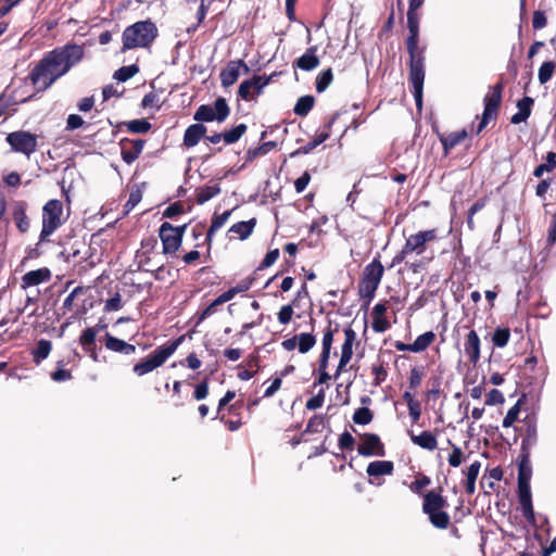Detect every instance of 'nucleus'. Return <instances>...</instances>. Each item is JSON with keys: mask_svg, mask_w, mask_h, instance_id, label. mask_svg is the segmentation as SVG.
Returning a JSON list of instances; mask_svg holds the SVG:
<instances>
[{"mask_svg": "<svg viewBox=\"0 0 556 556\" xmlns=\"http://www.w3.org/2000/svg\"><path fill=\"white\" fill-rule=\"evenodd\" d=\"M84 58V48L76 43H67L56 47L47 52L42 59L33 67L28 79L38 91H45L50 88L59 78L64 76L70 70L79 63Z\"/></svg>", "mask_w": 556, "mask_h": 556, "instance_id": "nucleus-1", "label": "nucleus"}, {"mask_svg": "<svg viewBox=\"0 0 556 556\" xmlns=\"http://www.w3.org/2000/svg\"><path fill=\"white\" fill-rule=\"evenodd\" d=\"M406 49L409 54V83L413 87V96L416 109L422 110V94L426 66V47L419 46V14L417 11L407 10Z\"/></svg>", "mask_w": 556, "mask_h": 556, "instance_id": "nucleus-2", "label": "nucleus"}, {"mask_svg": "<svg viewBox=\"0 0 556 556\" xmlns=\"http://www.w3.org/2000/svg\"><path fill=\"white\" fill-rule=\"evenodd\" d=\"M430 483V477L418 473L416 479L409 484V490L421 496V510L428 517L430 525L435 529L446 530L452 523L451 516L446 510L450 506L447 498L443 495L442 486L424 492Z\"/></svg>", "mask_w": 556, "mask_h": 556, "instance_id": "nucleus-3", "label": "nucleus"}, {"mask_svg": "<svg viewBox=\"0 0 556 556\" xmlns=\"http://www.w3.org/2000/svg\"><path fill=\"white\" fill-rule=\"evenodd\" d=\"M157 35V27L152 21L136 22L124 29L121 51L126 52L136 48H149Z\"/></svg>", "mask_w": 556, "mask_h": 556, "instance_id": "nucleus-4", "label": "nucleus"}, {"mask_svg": "<svg viewBox=\"0 0 556 556\" xmlns=\"http://www.w3.org/2000/svg\"><path fill=\"white\" fill-rule=\"evenodd\" d=\"M186 336L181 334L175 340L167 341L165 344L157 346L146 358L134 365V374L141 377L161 367L185 341Z\"/></svg>", "mask_w": 556, "mask_h": 556, "instance_id": "nucleus-5", "label": "nucleus"}, {"mask_svg": "<svg viewBox=\"0 0 556 556\" xmlns=\"http://www.w3.org/2000/svg\"><path fill=\"white\" fill-rule=\"evenodd\" d=\"M438 239L439 231L437 228L412 233L406 238L402 249L393 256L391 267L402 264L409 254H424L428 249V244L437 241Z\"/></svg>", "mask_w": 556, "mask_h": 556, "instance_id": "nucleus-6", "label": "nucleus"}, {"mask_svg": "<svg viewBox=\"0 0 556 556\" xmlns=\"http://www.w3.org/2000/svg\"><path fill=\"white\" fill-rule=\"evenodd\" d=\"M383 274L384 267L381 264L380 254L378 253L377 256L365 266L358 283V295L364 300L365 306H368L375 298Z\"/></svg>", "mask_w": 556, "mask_h": 556, "instance_id": "nucleus-7", "label": "nucleus"}, {"mask_svg": "<svg viewBox=\"0 0 556 556\" xmlns=\"http://www.w3.org/2000/svg\"><path fill=\"white\" fill-rule=\"evenodd\" d=\"M504 85L502 81L496 83L490 88V91L484 96L483 104L484 110L481 119L477 126L476 134L479 135L489 125L491 121H494L498 116V111L502 103Z\"/></svg>", "mask_w": 556, "mask_h": 556, "instance_id": "nucleus-8", "label": "nucleus"}, {"mask_svg": "<svg viewBox=\"0 0 556 556\" xmlns=\"http://www.w3.org/2000/svg\"><path fill=\"white\" fill-rule=\"evenodd\" d=\"M63 204L60 200H49L42 208L40 241L46 240L62 225Z\"/></svg>", "mask_w": 556, "mask_h": 556, "instance_id": "nucleus-9", "label": "nucleus"}, {"mask_svg": "<svg viewBox=\"0 0 556 556\" xmlns=\"http://www.w3.org/2000/svg\"><path fill=\"white\" fill-rule=\"evenodd\" d=\"M230 114V108L227 101L223 97H218L213 105L202 104L200 105L194 115L193 119L198 123H210L217 121L218 123L225 122Z\"/></svg>", "mask_w": 556, "mask_h": 556, "instance_id": "nucleus-10", "label": "nucleus"}, {"mask_svg": "<svg viewBox=\"0 0 556 556\" xmlns=\"http://www.w3.org/2000/svg\"><path fill=\"white\" fill-rule=\"evenodd\" d=\"M37 135L26 130H17L8 134L5 140L14 152L30 156L37 151Z\"/></svg>", "mask_w": 556, "mask_h": 556, "instance_id": "nucleus-11", "label": "nucleus"}, {"mask_svg": "<svg viewBox=\"0 0 556 556\" xmlns=\"http://www.w3.org/2000/svg\"><path fill=\"white\" fill-rule=\"evenodd\" d=\"M106 324L98 323L96 326L88 327L85 330H83L81 334L79 336V344L93 362H98V352L96 344L97 334L98 332L106 329Z\"/></svg>", "mask_w": 556, "mask_h": 556, "instance_id": "nucleus-12", "label": "nucleus"}, {"mask_svg": "<svg viewBox=\"0 0 556 556\" xmlns=\"http://www.w3.org/2000/svg\"><path fill=\"white\" fill-rule=\"evenodd\" d=\"M362 443L357 446V452L359 455L368 457V456H384L386 450L384 444L381 442L380 438L376 433L366 432L362 434Z\"/></svg>", "mask_w": 556, "mask_h": 556, "instance_id": "nucleus-13", "label": "nucleus"}, {"mask_svg": "<svg viewBox=\"0 0 556 556\" xmlns=\"http://www.w3.org/2000/svg\"><path fill=\"white\" fill-rule=\"evenodd\" d=\"M355 341L356 332L351 327L344 328V342L341 345V356L334 374L336 379L345 370L346 365L351 362Z\"/></svg>", "mask_w": 556, "mask_h": 556, "instance_id": "nucleus-14", "label": "nucleus"}, {"mask_svg": "<svg viewBox=\"0 0 556 556\" xmlns=\"http://www.w3.org/2000/svg\"><path fill=\"white\" fill-rule=\"evenodd\" d=\"M119 148H121V156L122 160L130 165L132 164L141 154L144 146L146 140L144 139H129V138H123L119 141Z\"/></svg>", "mask_w": 556, "mask_h": 556, "instance_id": "nucleus-15", "label": "nucleus"}, {"mask_svg": "<svg viewBox=\"0 0 556 556\" xmlns=\"http://www.w3.org/2000/svg\"><path fill=\"white\" fill-rule=\"evenodd\" d=\"M159 237L162 241L164 254H175L181 247V240L172 230V224L168 222L162 223L159 228Z\"/></svg>", "mask_w": 556, "mask_h": 556, "instance_id": "nucleus-16", "label": "nucleus"}, {"mask_svg": "<svg viewBox=\"0 0 556 556\" xmlns=\"http://www.w3.org/2000/svg\"><path fill=\"white\" fill-rule=\"evenodd\" d=\"M240 68H243L245 73L249 72V67L243 60H231L227 63L219 74L220 84L224 88H229L238 80Z\"/></svg>", "mask_w": 556, "mask_h": 556, "instance_id": "nucleus-17", "label": "nucleus"}, {"mask_svg": "<svg viewBox=\"0 0 556 556\" xmlns=\"http://www.w3.org/2000/svg\"><path fill=\"white\" fill-rule=\"evenodd\" d=\"M433 131L437 134L442 144L444 156H447L455 147L463 143L468 137V131L466 129L443 134L439 131L438 127H435L433 128Z\"/></svg>", "mask_w": 556, "mask_h": 556, "instance_id": "nucleus-18", "label": "nucleus"}, {"mask_svg": "<svg viewBox=\"0 0 556 556\" xmlns=\"http://www.w3.org/2000/svg\"><path fill=\"white\" fill-rule=\"evenodd\" d=\"M480 338L476 330L471 329L465 338L464 352L468 362L473 366H476L480 361Z\"/></svg>", "mask_w": 556, "mask_h": 556, "instance_id": "nucleus-19", "label": "nucleus"}, {"mask_svg": "<svg viewBox=\"0 0 556 556\" xmlns=\"http://www.w3.org/2000/svg\"><path fill=\"white\" fill-rule=\"evenodd\" d=\"M104 346L106 350L119 353L123 355H131L136 353V346L122 339H118L111 333L106 332L103 337Z\"/></svg>", "mask_w": 556, "mask_h": 556, "instance_id": "nucleus-20", "label": "nucleus"}, {"mask_svg": "<svg viewBox=\"0 0 556 556\" xmlns=\"http://www.w3.org/2000/svg\"><path fill=\"white\" fill-rule=\"evenodd\" d=\"M50 279L51 271L47 267L30 270L22 277L21 288L26 290L29 287L48 282Z\"/></svg>", "mask_w": 556, "mask_h": 556, "instance_id": "nucleus-21", "label": "nucleus"}, {"mask_svg": "<svg viewBox=\"0 0 556 556\" xmlns=\"http://www.w3.org/2000/svg\"><path fill=\"white\" fill-rule=\"evenodd\" d=\"M387 309L388 307L384 302L377 303L372 308L371 328L377 333H382L391 327L390 323L386 318Z\"/></svg>", "mask_w": 556, "mask_h": 556, "instance_id": "nucleus-22", "label": "nucleus"}, {"mask_svg": "<svg viewBox=\"0 0 556 556\" xmlns=\"http://www.w3.org/2000/svg\"><path fill=\"white\" fill-rule=\"evenodd\" d=\"M206 131V126L201 123L188 126L184 134L182 144L186 148L195 147L200 140L205 137Z\"/></svg>", "mask_w": 556, "mask_h": 556, "instance_id": "nucleus-23", "label": "nucleus"}, {"mask_svg": "<svg viewBox=\"0 0 556 556\" xmlns=\"http://www.w3.org/2000/svg\"><path fill=\"white\" fill-rule=\"evenodd\" d=\"M316 51L317 48L315 46L307 48L305 53L294 61L293 66L305 72L315 70L320 63Z\"/></svg>", "mask_w": 556, "mask_h": 556, "instance_id": "nucleus-24", "label": "nucleus"}, {"mask_svg": "<svg viewBox=\"0 0 556 556\" xmlns=\"http://www.w3.org/2000/svg\"><path fill=\"white\" fill-rule=\"evenodd\" d=\"M408 435L414 444L424 450L434 451L438 447L437 437L429 430H425L419 434H415L412 430H408Z\"/></svg>", "mask_w": 556, "mask_h": 556, "instance_id": "nucleus-25", "label": "nucleus"}, {"mask_svg": "<svg viewBox=\"0 0 556 556\" xmlns=\"http://www.w3.org/2000/svg\"><path fill=\"white\" fill-rule=\"evenodd\" d=\"M533 104H534V99L531 97H528V96L518 100V102H517L518 112L515 113L510 117V123L517 125L522 122H526L529 118V116L531 115V110H532Z\"/></svg>", "mask_w": 556, "mask_h": 556, "instance_id": "nucleus-26", "label": "nucleus"}, {"mask_svg": "<svg viewBox=\"0 0 556 556\" xmlns=\"http://www.w3.org/2000/svg\"><path fill=\"white\" fill-rule=\"evenodd\" d=\"M230 214H231V211H225L220 215H217V214L213 215L211 226L207 229V232H206V236L204 239V242L207 245V257H210V255H211V249H212V244H213V236H214L215 231H217L220 227H223V225L229 218Z\"/></svg>", "mask_w": 556, "mask_h": 556, "instance_id": "nucleus-27", "label": "nucleus"}, {"mask_svg": "<svg viewBox=\"0 0 556 556\" xmlns=\"http://www.w3.org/2000/svg\"><path fill=\"white\" fill-rule=\"evenodd\" d=\"M394 464L391 460H375L368 464L366 472L371 478L392 475Z\"/></svg>", "mask_w": 556, "mask_h": 556, "instance_id": "nucleus-28", "label": "nucleus"}, {"mask_svg": "<svg viewBox=\"0 0 556 556\" xmlns=\"http://www.w3.org/2000/svg\"><path fill=\"white\" fill-rule=\"evenodd\" d=\"M13 220L21 233H25L29 229V219L26 214V203L25 202H18L13 208Z\"/></svg>", "mask_w": 556, "mask_h": 556, "instance_id": "nucleus-29", "label": "nucleus"}, {"mask_svg": "<svg viewBox=\"0 0 556 556\" xmlns=\"http://www.w3.org/2000/svg\"><path fill=\"white\" fill-rule=\"evenodd\" d=\"M538 432L536 425L532 420L526 421V433L521 442L520 454L530 455L531 447L536 443Z\"/></svg>", "mask_w": 556, "mask_h": 556, "instance_id": "nucleus-30", "label": "nucleus"}, {"mask_svg": "<svg viewBox=\"0 0 556 556\" xmlns=\"http://www.w3.org/2000/svg\"><path fill=\"white\" fill-rule=\"evenodd\" d=\"M276 148V141H266L258 147L249 148L245 153V163H252L256 157L264 156Z\"/></svg>", "mask_w": 556, "mask_h": 556, "instance_id": "nucleus-31", "label": "nucleus"}, {"mask_svg": "<svg viewBox=\"0 0 556 556\" xmlns=\"http://www.w3.org/2000/svg\"><path fill=\"white\" fill-rule=\"evenodd\" d=\"M51 350H52L51 341H49L47 339H40L37 342L36 348L33 349V351H31L33 362L36 365L41 364V362L45 361L49 356Z\"/></svg>", "mask_w": 556, "mask_h": 556, "instance_id": "nucleus-32", "label": "nucleus"}, {"mask_svg": "<svg viewBox=\"0 0 556 556\" xmlns=\"http://www.w3.org/2000/svg\"><path fill=\"white\" fill-rule=\"evenodd\" d=\"M327 139H328V134L327 132H317L315 138L312 141L307 142L305 146H302V147L298 148L296 150H294L293 152H291L290 153V157H295V156H299V155L308 154L316 147H318L319 144L325 142Z\"/></svg>", "mask_w": 556, "mask_h": 556, "instance_id": "nucleus-33", "label": "nucleus"}, {"mask_svg": "<svg viewBox=\"0 0 556 556\" xmlns=\"http://www.w3.org/2000/svg\"><path fill=\"white\" fill-rule=\"evenodd\" d=\"M256 225V218H251L247 222H238L233 224L229 232L238 235L240 240H245L252 232Z\"/></svg>", "mask_w": 556, "mask_h": 556, "instance_id": "nucleus-34", "label": "nucleus"}, {"mask_svg": "<svg viewBox=\"0 0 556 556\" xmlns=\"http://www.w3.org/2000/svg\"><path fill=\"white\" fill-rule=\"evenodd\" d=\"M220 193V187L218 184L212 186H202L195 189V200L198 204H204L212 198Z\"/></svg>", "mask_w": 556, "mask_h": 556, "instance_id": "nucleus-35", "label": "nucleus"}, {"mask_svg": "<svg viewBox=\"0 0 556 556\" xmlns=\"http://www.w3.org/2000/svg\"><path fill=\"white\" fill-rule=\"evenodd\" d=\"M408 408V415L413 422H417L421 416V404L414 399L409 391H405L402 395Z\"/></svg>", "mask_w": 556, "mask_h": 556, "instance_id": "nucleus-36", "label": "nucleus"}, {"mask_svg": "<svg viewBox=\"0 0 556 556\" xmlns=\"http://www.w3.org/2000/svg\"><path fill=\"white\" fill-rule=\"evenodd\" d=\"M315 98L311 94L302 96L298 99L293 112L295 115L304 117L306 116L314 108Z\"/></svg>", "mask_w": 556, "mask_h": 556, "instance_id": "nucleus-37", "label": "nucleus"}, {"mask_svg": "<svg viewBox=\"0 0 556 556\" xmlns=\"http://www.w3.org/2000/svg\"><path fill=\"white\" fill-rule=\"evenodd\" d=\"M532 476V468L530 465V455L520 454L518 464V482H530Z\"/></svg>", "mask_w": 556, "mask_h": 556, "instance_id": "nucleus-38", "label": "nucleus"}, {"mask_svg": "<svg viewBox=\"0 0 556 556\" xmlns=\"http://www.w3.org/2000/svg\"><path fill=\"white\" fill-rule=\"evenodd\" d=\"M435 340L433 331H427L416 338L413 344V352L419 353L427 350Z\"/></svg>", "mask_w": 556, "mask_h": 556, "instance_id": "nucleus-39", "label": "nucleus"}, {"mask_svg": "<svg viewBox=\"0 0 556 556\" xmlns=\"http://www.w3.org/2000/svg\"><path fill=\"white\" fill-rule=\"evenodd\" d=\"M247 129L248 126L245 124H239L231 129L225 130L223 141L225 144L236 143L247 132Z\"/></svg>", "mask_w": 556, "mask_h": 556, "instance_id": "nucleus-40", "label": "nucleus"}, {"mask_svg": "<svg viewBox=\"0 0 556 556\" xmlns=\"http://www.w3.org/2000/svg\"><path fill=\"white\" fill-rule=\"evenodd\" d=\"M123 125L131 134H146L152 127L151 123L148 119H146V118L132 119V121H129V122H124Z\"/></svg>", "mask_w": 556, "mask_h": 556, "instance_id": "nucleus-41", "label": "nucleus"}, {"mask_svg": "<svg viewBox=\"0 0 556 556\" xmlns=\"http://www.w3.org/2000/svg\"><path fill=\"white\" fill-rule=\"evenodd\" d=\"M278 76V73H273L270 75H254L250 78L252 84V89L255 96H260L263 92V89L274 79V77Z\"/></svg>", "mask_w": 556, "mask_h": 556, "instance_id": "nucleus-42", "label": "nucleus"}, {"mask_svg": "<svg viewBox=\"0 0 556 556\" xmlns=\"http://www.w3.org/2000/svg\"><path fill=\"white\" fill-rule=\"evenodd\" d=\"M556 72V62L545 61L539 68L538 78L540 84L544 85L548 83Z\"/></svg>", "mask_w": 556, "mask_h": 556, "instance_id": "nucleus-43", "label": "nucleus"}, {"mask_svg": "<svg viewBox=\"0 0 556 556\" xmlns=\"http://www.w3.org/2000/svg\"><path fill=\"white\" fill-rule=\"evenodd\" d=\"M298 337V349L299 352L302 354L307 353L311 351L314 345L316 344V338L314 334L308 332H302L300 334H296Z\"/></svg>", "mask_w": 556, "mask_h": 556, "instance_id": "nucleus-44", "label": "nucleus"}, {"mask_svg": "<svg viewBox=\"0 0 556 556\" xmlns=\"http://www.w3.org/2000/svg\"><path fill=\"white\" fill-rule=\"evenodd\" d=\"M17 102L12 96H8L5 92L0 93V117L4 114L13 115L16 112L14 108Z\"/></svg>", "mask_w": 556, "mask_h": 556, "instance_id": "nucleus-45", "label": "nucleus"}, {"mask_svg": "<svg viewBox=\"0 0 556 556\" xmlns=\"http://www.w3.org/2000/svg\"><path fill=\"white\" fill-rule=\"evenodd\" d=\"M332 80H333V73L330 67L321 71L316 77V83H315L316 91L318 93L324 92L329 87V85L332 83Z\"/></svg>", "mask_w": 556, "mask_h": 556, "instance_id": "nucleus-46", "label": "nucleus"}, {"mask_svg": "<svg viewBox=\"0 0 556 556\" xmlns=\"http://www.w3.org/2000/svg\"><path fill=\"white\" fill-rule=\"evenodd\" d=\"M510 338V330L507 327H497L492 334V343L496 348H504L507 345Z\"/></svg>", "mask_w": 556, "mask_h": 556, "instance_id": "nucleus-47", "label": "nucleus"}, {"mask_svg": "<svg viewBox=\"0 0 556 556\" xmlns=\"http://www.w3.org/2000/svg\"><path fill=\"white\" fill-rule=\"evenodd\" d=\"M139 72V67L136 64L129 66H122L115 71L113 78L117 81L124 83L134 77Z\"/></svg>", "mask_w": 556, "mask_h": 556, "instance_id": "nucleus-48", "label": "nucleus"}, {"mask_svg": "<svg viewBox=\"0 0 556 556\" xmlns=\"http://www.w3.org/2000/svg\"><path fill=\"white\" fill-rule=\"evenodd\" d=\"M374 413L368 407H359L353 414V421L356 425H368L372 421Z\"/></svg>", "mask_w": 556, "mask_h": 556, "instance_id": "nucleus-49", "label": "nucleus"}, {"mask_svg": "<svg viewBox=\"0 0 556 556\" xmlns=\"http://www.w3.org/2000/svg\"><path fill=\"white\" fill-rule=\"evenodd\" d=\"M325 428V416L324 415H314L309 418L306 428L304 430L305 433H317L320 432Z\"/></svg>", "mask_w": 556, "mask_h": 556, "instance_id": "nucleus-50", "label": "nucleus"}, {"mask_svg": "<svg viewBox=\"0 0 556 556\" xmlns=\"http://www.w3.org/2000/svg\"><path fill=\"white\" fill-rule=\"evenodd\" d=\"M223 305L218 298H216L210 305H207L202 312L197 313L195 325H200L207 317L212 316L217 312V307Z\"/></svg>", "mask_w": 556, "mask_h": 556, "instance_id": "nucleus-51", "label": "nucleus"}, {"mask_svg": "<svg viewBox=\"0 0 556 556\" xmlns=\"http://www.w3.org/2000/svg\"><path fill=\"white\" fill-rule=\"evenodd\" d=\"M162 105L163 102L161 101L160 96L154 91L147 93L141 101V106L143 109L160 110Z\"/></svg>", "mask_w": 556, "mask_h": 556, "instance_id": "nucleus-52", "label": "nucleus"}, {"mask_svg": "<svg viewBox=\"0 0 556 556\" xmlns=\"http://www.w3.org/2000/svg\"><path fill=\"white\" fill-rule=\"evenodd\" d=\"M371 374L374 375L372 386L375 387H379L388 377V371L382 362L372 365Z\"/></svg>", "mask_w": 556, "mask_h": 556, "instance_id": "nucleus-53", "label": "nucleus"}, {"mask_svg": "<svg viewBox=\"0 0 556 556\" xmlns=\"http://www.w3.org/2000/svg\"><path fill=\"white\" fill-rule=\"evenodd\" d=\"M448 443L452 445V452L447 457L448 465L451 467L457 468L462 465V463L464 460L463 450L459 446L452 443V441H450V440H448Z\"/></svg>", "mask_w": 556, "mask_h": 556, "instance_id": "nucleus-54", "label": "nucleus"}, {"mask_svg": "<svg viewBox=\"0 0 556 556\" xmlns=\"http://www.w3.org/2000/svg\"><path fill=\"white\" fill-rule=\"evenodd\" d=\"M522 515L530 525H535V515L532 505V498L519 500Z\"/></svg>", "mask_w": 556, "mask_h": 556, "instance_id": "nucleus-55", "label": "nucleus"}, {"mask_svg": "<svg viewBox=\"0 0 556 556\" xmlns=\"http://www.w3.org/2000/svg\"><path fill=\"white\" fill-rule=\"evenodd\" d=\"M424 378V368L422 367H413L409 371L408 378V388L409 390H416L420 387Z\"/></svg>", "mask_w": 556, "mask_h": 556, "instance_id": "nucleus-56", "label": "nucleus"}, {"mask_svg": "<svg viewBox=\"0 0 556 556\" xmlns=\"http://www.w3.org/2000/svg\"><path fill=\"white\" fill-rule=\"evenodd\" d=\"M157 247V238L149 236L141 241V248L137 251L138 255L152 254Z\"/></svg>", "mask_w": 556, "mask_h": 556, "instance_id": "nucleus-57", "label": "nucleus"}, {"mask_svg": "<svg viewBox=\"0 0 556 556\" xmlns=\"http://www.w3.org/2000/svg\"><path fill=\"white\" fill-rule=\"evenodd\" d=\"M233 417L230 419H226L225 416L220 417V421L227 427V429L231 432L237 431L243 425L241 414L239 412L230 413Z\"/></svg>", "mask_w": 556, "mask_h": 556, "instance_id": "nucleus-58", "label": "nucleus"}, {"mask_svg": "<svg viewBox=\"0 0 556 556\" xmlns=\"http://www.w3.org/2000/svg\"><path fill=\"white\" fill-rule=\"evenodd\" d=\"M250 79L243 80L238 88V97L244 101H252L255 99Z\"/></svg>", "mask_w": 556, "mask_h": 556, "instance_id": "nucleus-59", "label": "nucleus"}, {"mask_svg": "<svg viewBox=\"0 0 556 556\" xmlns=\"http://www.w3.org/2000/svg\"><path fill=\"white\" fill-rule=\"evenodd\" d=\"M210 391L208 378H204L201 382H199L193 391V399L195 401H202L206 399Z\"/></svg>", "mask_w": 556, "mask_h": 556, "instance_id": "nucleus-60", "label": "nucleus"}, {"mask_svg": "<svg viewBox=\"0 0 556 556\" xmlns=\"http://www.w3.org/2000/svg\"><path fill=\"white\" fill-rule=\"evenodd\" d=\"M520 402L521 401L518 400L517 403L507 412L506 416L503 419L504 428H509L517 420L520 412Z\"/></svg>", "mask_w": 556, "mask_h": 556, "instance_id": "nucleus-61", "label": "nucleus"}, {"mask_svg": "<svg viewBox=\"0 0 556 556\" xmlns=\"http://www.w3.org/2000/svg\"><path fill=\"white\" fill-rule=\"evenodd\" d=\"M141 200H142L141 190L140 189L132 190L129 193V198L124 205L125 213L128 214L130 211H132Z\"/></svg>", "mask_w": 556, "mask_h": 556, "instance_id": "nucleus-62", "label": "nucleus"}, {"mask_svg": "<svg viewBox=\"0 0 556 556\" xmlns=\"http://www.w3.org/2000/svg\"><path fill=\"white\" fill-rule=\"evenodd\" d=\"M325 402V391L320 389L319 392L306 401L305 407L308 410L320 408Z\"/></svg>", "mask_w": 556, "mask_h": 556, "instance_id": "nucleus-63", "label": "nucleus"}, {"mask_svg": "<svg viewBox=\"0 0 556 556\" xmlns=\"http://www.w3.org/2000/svg\"><path fill=\"white\" fill-rule=\"evenodd\" d=\"M279 254V249L268 251L256 270H263L267 267H270L278 260Z\"/></svg>", "mask_w": 556, "mask_h": 556, "instance_id": "nucleus-64", "label": "nucleus"}]
</instances>
